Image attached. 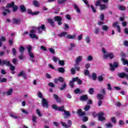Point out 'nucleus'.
<instances>
[{"mask_svg": "<svg viewBox=\"0 0 128 128\" xmlns=\"http://www.w3.org/2000/svg\"><path fill=\"white\" fill-rule=\"evenodd\" d=\"M52 108L54 110H59V112H64L63 116H65V118H66V116H70V112L64 110V106H62L61 107H58L56 106V105L54 104L52 106Z\"/></svg>", "mask_w": 128, "mask_h": 128, "instance_id": "obj_1", "label": "nucleus"}, {"mask_svg": "<svg viewBox=\"0 0 128 128\" xmlns=\"http://www.w3.org/2000/svg\"><path fill=\"white\" fill-rule=\"evenodd\" d=\"M0 64H6V66H10V69L11 70V72L12 74H14L16 72H14V70H16V67L12 66V64H10V61H8L6 60H0Z\"/></svg>", "mask_w": 128, "mask_h": 128, "instance_id": "obj_2", "label": "nucleus"}, {"mask_svg": "<svg viewBox=\"0 0 128 128\" xmlns=\"http://www.w3.org/2000/svg\"><path fill=\"white\" fill-rule=\"evenodd\" d=\"M102 52L103 54V58L104 60H108V58L112 60L114 57V54L108 52L104 48H102Z\"/></svg>", "mask_w": 128, "mask_h": 128, "instance_id": "obj_3", "label": "nucleus"}, {"mask_svg": "<svg viewBox=\"0 0 128 128\" xmlns=\"http://www.w3.org/2000/svg\"><path fill=\"white\" fill-rule=\"evenodd\" d=\"M92 116L93 118H96V116H98V120L100 122H102V120H106V118H104V115L102 112H100L98 114L96 113H93Z\"/></svg>", "mask_w": 128, "mask_h": 128, "instance_id": "obj_4", "label": "nucleus"}, {"mask_svg": "<svg viewBox=\"0 0 128 128\" xmlns=\"http://www.w3.org/2000/svg\"><path fill=\"white\" fill-rule=\"evenodd\" d=\"M38 98H40L42 99V106L44 108H48V101L42 98V94L40 92H38Z\"/></svg>", "mask_w": 128, "mask_h": 128, "instance_id": "obj_5", "label": "nucleus"}, {"mask_svg": "<svg viewBox=\"0 0 128 128\" xmlns=\"http://www.w3.org/2000/svg\"><path fill=\"white\" fill-rule=\"evenodd\" d=\"M95 6H99L100 10H104L108 8V5L102 4V3H100V0L96 1Z\"/></svg>", "mask_w": 128, "mask_h": 128, "instance_id": "obj_6", "label": "nucleus"}, {"mask_svg": "<svg viewBox=\"0 0 128 128\" xmlns=\"http://www.w3.org/2000/svg\"><path fill=\"white\" fill-rule=\"evenodd\" d=\"M36 28H34L32 30H31L30 33V34L29 36L32 38H36L38 40V36L36 35Z\"/></svg>", "mask_w": 128, "mask_h": 128, "instance_id": "obj_7", "label": "nucleus"}, {"mask_svg": "<svg viewBox=\"0 0 128 128\" xmlns=\"http://www.w3.org/2000/svg\"><path fill=\"white\" fill-rule=\"evenodd\" d=\"M82 2H84L87 6H88V8H90L92 10V12L94 13L96 12V8H94V6L92 5H88V1H86V0H82Z\"/></svg>", "mask_w": 128, "mask_h": 128, "instance_id": "obj_8", "label": "nucleus"}, {"mask_svg": "<svg viewBox=\"0 0 128 128\" xmlns=\"http://www.w3.org/2000/svg\"><path fill=\"white\" fill-rule=\"evenodd\" d=\"M118 24H120V23L118 22H116L112 24V26L114 28H116L118 32H121L122 29L120 28V26Z\"/></svg>", "mask_w": 128, "mask_h": 128, "instance_id": "obj_9", "label": "nucleus"}, {"mask_svg": "<svg viewBox=\"0 0 128 128\" xmlns=\"http://www.w3.org/2000/svg\"><path fill=\"white\" fill-rule=\"evenodd\" d=\"M54 20L55 22H58V24L59 26H60L62 24V18L60 16H56L54 18Z\"/></svg>", "mask_w": 128, "mask_h": 128, "instance_id": "obj_10", "label": "nucleus"}, {"mask_svg": "<svg viewBox=\"0 0 128 128\" xmlns=\"http://www.w3.org/2000/svg\"><path fill=\"white\" fill-rule=\"evenodd\" d=\"M110 70H114L118 66V64L117 62H114L113 64H110Z\"/></svg>", "mask_w": 128, "mask_h": 128, "instance_id": "obj_11", "label": "nucleus"}, {"mask_svg": "<svg viewBox=\"0 0 128 128\" xmlns=\"http://www.w3.org/2000/svg\"><path fill=\"white\" fill-rule=\"evenodd\" d=\"M44 30H46V26L42 24L38 27V34H42Z\"/></svg>", "mask_w": 128, "mask_h": 128, "instance_id": "obj_12", "label": "nucleus"}, {"mask_svg": "<svg viewBox=\"0 0 128 128\" xmlns=\"http://www.w3.org/2000/svg\"><path fill=\"white\" fill-rule=\"evenodd\" d=\"M27 50H28V54L30 58H34V53L32 52V46H27Z\"/></svg>", "mask_w": 128, "mask_h": 128, "instance_id": "obj_13", "label": "nucleus"}, {"mask_svg": "<svg viewBox=\"0 0 128 128\" xmlns=\"http://www.w3.org/2000/svg\"><path fill=\"white\" fill-rule=\"evenodd\" d=\"M68 125H66V124L64 123L63 122H61V124H62V126H65V128H70V126H72V121L70 120H68Z\"/></svg>", "mask_w": 128, "mask_h": 128, "instance_id": "obj_14", "label": "nucleus"}, {"mask_svg": "<svg viewBox=\"0 0 128 128\" xmlns=\"http://www.w3.org/2000/svg\"><path fill=\"white\" fill-rule=\"evenodd\" d=\"M118 76H119V78H127V80H128V74H126L124 72L119 73L118 74Z\"/></svg>", "mask_w": 128, "mask_h": 128, "instance_id": "obj_15", "label": "nucleus"}, {"mask_svg": "<svg viewBox=\"0 0 128 128\" xmlns=\"http://www.w3.org/2000/svg\"><path fill=\"white\" fill-rule=\"evenodd\" d=\"M82 60V56H78L76 58L75 60L76 64V66L78 65L80 62Z\"/></svg>", "mask_w": 128, "mask_h": 128, "instance_id": "obj_16", "label": "nucleus"}, {"mask_svg": "<svg viewBox=\"0 0 128 128\" xmlns=\"http://www.w3.org/2000/svg\"><path fill=\"white\" fill-rule=\"evenodd\" d=\"M28 14H32V16H38V14H40V12L38 11L32 12V10L30 9H29L28 10Z\"/></svg>", "mask_w": 128, "mask_h": 128, "instance_id": "obj_17", "label": "nucleus"}, {"mask_svg": "<svg viewBox=\"0 0 128 128\" xmlns=\"http://www.w3.org/2000/svg\"><path fill=\"white\" fill-rule=\"evenodd\" d=\"M76 38V36L74 34H72V35L68 34L66 36V38L69 40H74Z\"/></svg>", "mask_w": 128, "mask_h": 128, "instance_id": "obj_18", "label": "nucleus"}, {"mask_svg": "<svg viewBox=\"0 0 128 128\" xmlns=\"http://www.w3.org/2000/svg\"><path fill=\"white\" fill-rule=\"evenodd\" d=\"M77 114H79V116H86V112H82V109H79L77 110Z\"/></svg>", "mask_w": 128, "mask_h": 128, "instance_id": "obj_19", "label": "nucleus"}, {"mask_svg": "<svg viewBox=\"0 0 128 128\" xmlns=\"http://www.w3.org/2000/svg\"><path fill=\"white\" fill-rule=\"evenodd\" d=\"M32 4L33 6H35L36 8H38V6H40V2L36 0H33Z\"/></svg>", "mask_w": 128, "mask_h": 128, "instance_id": "obj_20", "label": "nucleus"}, {"mask_svg": "<svg viewBox=\"0 0 128 128\" xmlns=\"http://www.w3.org/2000/svg\"><path fill=\"white\" fill-rule=\"evenodd\" d=\"M72 80H73V82H77L78 84H82V80H80V79H79L78 78V77H76V78H72Z\"/></svg>", "mask_w": 128, "mask_h": 128, "instance_id": "obj_21", "label": "nucleus"}, {"mask_svg": "<svg viewBox=\"0 0 128 128\" xmlns=\"http://www.w3.org/2000/svg\"><path fill=\"white\" fill-rule=\"evenodd\" d=\"M58 81L62 82H64V78H62V77H60L59 78H58V79L55 78L54 80L55 84H58Z\"/></svg>", "mask_w": 128, "mask_h": 128, "instance_id": "obj_22", "label": "nucleus"}, {"mask_svg": "<svg viewBox=\"0 0 128 128\" xmlns=\"http://www.w3.org/2000/svg\"><path fill=\"white\" fill-rule=\"evenodd\" d=\"M88 100V95H83L80 97V100L86 102Z\"/></svg>", "mask_w": 128, "mask_h": 128, "instance_id": "obj_23", "label": "nucleus"}, {"mask_svg": "<svg viewBox=\"0 0 128 128\" xmlns=\"http://www.w3.org/2000/svg\"><path fill=\"white\" fill-rule=\"evenodd\" d=\"M53 98L56 100V102H61L60 98H58V95H56V94H54Z\"/></svg>", "mask_w": 128, "mask_h": 128, "instance_id": "obj_24", "label": "nucleus"}, {"mask_svg": "<svg viewBox=\"0 0 128 128\" xmlns=\"http://www.w3.org/2000/svg\"><path fill=\"white\" fill-rule=\"evenodd\" d=\"M12 92H14V90L12 88H10L6 92V96H10V94H12Z\"/></svg>", "mask_w": 128, "mask_h": 128, "instance_id": "obj_25", "label": "nucleus"}, {"mask_svg": "<svg viewBox=\"0 0 128 128\" xmlns=\"http://www.w3.org/2000/svg\"><path fill=\"white\" fill-rule=\"evenodd\" d=\"M74 10H76L77 14H80V9L76 5H74Z\"/></svg>", "mask_w": 128, "mask_h": 128, "instance_id": "obj_26", "label": "nucleus"}, {"mask_svg": "<svg viewBox=\"0 0 128 128\" xmlns=\"http://www.w3.org/2000/svg\"><path fill=\"white\" fill-rule=\"evenodd\" d=\"M68 33L66 32H62L58 34V36H60V38H62V36H66V34Z\"/></svg>", "mask_w": 128, "mask_h": 128, "instance_id": "obj_27", "label": "nucleus"}, {"mask_svg": "<svg viewBox=\"0 0 128 128\" xmlns=\"http://www.w3.org/2000/svg\"><path fill=\"white\" fill-rule=\"evenodd\" d=\"M108 26L104 25L102 26V30H104V32H108Z\"/></svg>", "mask_w": 128, "mask_h": 128, "instance_id": "obj_28", "label": "nucleus"}, {"mask_svg": "<svg viewBox=\"0 0 128 128\" xmlns=\"http://www.w3.org/2000/svg\"><path fill=\"white\" fill-rule=\"evenodd\" d=\"M97 98L98 100H104V96L101 94H98Z\"/></svg>", "mask_w": 128, "mask_h": 128, "instance_id": "obj_29", "label": "nucleus"}, {"mask_svg": "<svg viewBox=\"0 0 128 128\" xmlns=\"http://www.w3.org/2000/svg\"><path fill=\"white\" fill-rule=\"evenodd\" d=\"M6 41V38L4 37H1L0 38V46H2V42Z\"/></svg>", "mask_w": 128, "mask_h": 128, "instance_id": "obj_30", "label": "nucleus"}, {"mask_svg": "<svg viewBox=\"0 0 128 128\" xmlns=\"http://www.w3.org/2000/svg\"><path fill=\"white\" fill-rule=\"evenodd\" d=\"M13 22H14V24H20V20L14 18L13 19Z\"/></svg>", "mask_w": 128, "mask_h": 128, "instance_id": "obj_31", "label": "nucleus"}, {"mask_svg": "<svg viewBox=\"0 0 128 128\" xmlns=\"http://www.w3.org/2000/svg\"><path fill=\"white\" fill-rule=\"evenodd\" d=\"M121 60L122 62L124 64H126L128 66V61L122 58Z\"/></svg>", "mask_w": 128, "mask_h": 128, "instance_id": "obj_32", "label": "nucleus"}, {"mask_svg": "<svg viewBox=\"0 0 128 128\" xmlns=\"http://www.w3.org/2000/svg\"><path fill=\"white\" fill-rule=\"evenodd\" d=\"M14 2H12V3L8 4H7L6 8H12V6H14Z\"/></svg>", "mask_w": 128, "mask_h": 128, "instance_id": "obj_33", "label": "nucleus"}, {"mask_svg": "<svg viewBox=\"0 0 128 128\" xmlns=\"http://www.w3.org/2000/svg\"><path fill=\"white\" fill-rule=\"evenodd\" d=\"M52 60L54 62H60V58L58 57L54 56L52 58Z\"/></svg>", "mask_w": 128, "mask_h": 128, "instance_id": "obj_34", "label": "nucleus"}, {"mask_svg": "<svg viewBox=\"0 0 128 128\" xmlns=\"http://www.w3.org/2000/svg\"><path fill=\"white\" fill-rule=\"evenodd\" d=\"M10 116H11L12 118H18L16 114L14 113L10 114Z\"/></svg>", "mask_w": 128, "mask_h": 128, "instance_id": "obj_35", "label": "nucleus"}, {"mask_svg": "<svg viewBox=\"0 0 128 128\" xmlns=\"http://www.w3.org/2000/svg\"><path fill=\"white\" fill-rule=\"evenodd\" d=\"M110 122L113 124H116V119L114 117H112L110 118Z\"/></svg>", "mask_w": 128, "mask_h": 128, "instance_id": "obj_36", "label": "nucleus"}, {"mask_svg": "<svg viewBox=\"0 0 128 128\" xmlns=\"http://www.w3.org/2000/svg\"><path fill=\"white\" fill-rule=\"evenodd\" d=\"M66 88V83H64L62 85V86L60 88V90H64V88Z\"/></svg>", "mask_w": 128, "mask_h": 128, "instance_id": "obj_37", "label": "nucleus"}, {"mask_svg": "<svg viewBox=\"0 0 128 128\" xmlns=\"http://www.w3.org/2000/svg\"><path fill=\"white\" fill-rule=\"evenodd\" d=\"M26 76V74L24 73V72L22 71L20 72L18 74V76Z\"/></svg>", "mask_w": 128, "mask_h": 128, "instance_id": "obj_38", "label": "nucleus"}, {"mask_svg": "<svg viewBox=\"0 0 128 128\" xmlns=\"http://www.w3.org/2000/svg\"><path fill=\"white\" fill-rule=\"evenodd\" d=\"M32 120L34 124H36V116L33 115L32 116Z\"/></svg>", "mask_w": 128, "mask_h": 128, "instance_id": "obj_39", "label": "nucleus"}, {"mask_svg": "<svg viewBox=\"0 0 128 128\" xmlns=\"http://www.w3.org/2000/svg\"><path fill=\"white\" fill-rule=\"evenodd\" d=\"M58 70L60 72H62V73L64 72V68H58Z\"/></svg>", "mask_w": 128, "mask_h": 128, "instance_id": "obj_40", "label": "nucleus"}, {"mask_svg": "<svg viewBox=\"0 0 128 128\" xmlns=\"http://www.w3.org/2000/svg\"><path fill=\"white\" fill-rule=\"evenodd\" d=\"M20 112H22L23 114H28V111H26L24 109L21 108V109H20Z\"/></svg>", "mask_w": 128, "mask_h": 128, "instance_id": "obj_41", "label": "nucleus"}, {"mask_svg": "<svg viewBox=\"0 0 128 128\" xmlns=\"http://www.w3.org/2000/svg\"><path fill=\"white\" fill-rule=\"evenodd\" d=\"M82 92H80V90L78 88L74 90L75 94H82Z\"/></svg>", "mask_w": 128, "mask_h": 128, "instance_id": "obj_42", "label": "nucleus"}, {"mask_svg": "<svg viewBox=\"0 0 128 128\" xmlns=\"http://www.w3.org/2000/svg\"><path fill=\"white\" fill-rule=\"evenodd\" d=\"M94 92V90L93 88H90L88 90V92L90 94H92Z\"/></svg>", "mask_w": 128, "mask_h": 128, "instance_id": "obj_43", "label": "nucleus"}, {"mask_svg": "<svg viewBox=\"0 0 128 128\" xmlns=\"http://www.w3.org/2000/svg\"><path fill=\"white\" fill-rule=\"evenodd\" d=\"M19 52H20L21 54H24V48L22 46L20 47L19 48Z\"/></svg>", "mask_w": 128, "mask_h": 128, "instance_id": "obj_44", "label": "nucleus"}, {"mask_svg": "<svg viewBox=\"0 0 128 128\" xmlns=\"http://www.w3.org/2000/svg\"><path fill=\"white\" fill-rule=\"evenodd\" d=\"M86 60H88V62H92V56H88L87 57Z\"/></svg>", "mask_w": 128, "mask_h": 128, "instance_id": "obj_45", "label": "nucleus"}, {"mask_svg": "<svg viewBox=\"0 0 128 128\" xmlns=\"http://www.w3.org/2000/svg\"><path fill=\"white\" fill-rule=\"evenodd\" d=\"M86 40L87 44H90V36H86Z\"/></svg>", "mask_w": 128, "mask_h": 128, "instance_id": "obj_46", "label": "nucleus"}, {"mask_svg": "<svg viewBox=\"0 0 128 128\" xmlns=\"http://www.w3.org/2000/svg\"><path fill=\"white\" fill-rule=\"evenodd\" d=\"M20 9L21 12H26V7L24 5L20 6Z\"/></svg>", "mask_w": 128, "mask_h": 128, "instance_id": "obj_47", "label": "nucleus"}, {"mask_svg": "<svg viewBox=\"0 0 128 128\" xmlns=\"http://www.w3.org/2000/svg\"><path fill=\"white\" fill-rule=\"evenodd\" d=\"M48 22L50 24L51 26H54V21L52 19H48L47 20Z\"/></svg>", "mask_w": 128, "mask_h": 128, "instance_id": "obj_48", "label": "nucleus"}, {"mask_svg": "<svg viewBox=\"0 0 128 128\" xmlns=\"http://www.w3.org/2000/svg\"><path fill=\"white\" fill-rule=\"evenodd\" d=\"M66 2V0H58V4H64V2Z\"/></svg>", "mask_w": 128, "mask_h": 128, "instance_id": "obj_49", "label": "nucleus"}, {"mask_svg": "<svg viewBox=\"0 0 128 128\" xmlns=\"http://www.w3.org/2000/svg\"><path fill=\"white\" fill-rule=\"evenodd\" d=\"M36 112L38 116H42V113L40 112V111L38 109H37L36 110Z\"/></svg>", "mask_w": 128, "mask_h": 128, "instance_id": "obj_50", "label": "nucleus"}, {"mask_svg": "<svg viewBox=\"0 0 128 128\" xmlns=\"http://www.w3.org/2000/svg\"><path fill=\"white\" fill-rule=\"evenodd\" d=\"M118 10H126V7L120 6L118 7Z\"/></svg>", "mask_w": 128, "mask_h": 128, "instance_id": "obj_51", "label": "nucleus"}, {"mask_svg": "<svg viewBox=\"0 0 128 128\" xmlns=\"http://www.w3.org/2000/svg\"><path fill=\"white\" fill-rule=\"evenodd\" d=\"M90 108V106L89 105H86L85 107L84 108V110L88 111V110Z\"/></svg>", "mask_w": 128, "mask_h": 128, "instance_id": "obj_52", "label": "nucleus"}, {"mask_svg": "<svg viewBox=\"0 0 128 128\" xmlns=\"http://www.w3.org/2000/svg\"><path fill=\"white\" fill-rule=\"evenodd\" d=\"M94 34H98V32H100V30L98 28H96L94 30Z\"/></svg>", "mask_w": 128, "mask_h": 128, "instance_id": "obj_53", "label": "nucleus"}, {"mask_svg": "<svg viewBox=\"0 0 128 128\" xmlns=\"http://www.w3.org/2000/svg\"><path fill=\"white\" fill-rule=\"evenodd\" d=\"M12 62L14 64H18V59L14 58L12 60Z\"/></svg>", "mask_w": 128, "mask_h": 128, "instance_id": "obj_54", "label": "nucleus"}, {"mask_svg": "<svg viewBox=\"0 0 128 128\" xmlns=\"http://www.w3.org/2000/svg\"><path fill=\"white\" fill-rule=\"evenodd\" d=\"M58 64H60V66H64V61L59 60Z\"/></svg>", "mask_w": 128, "mask_h": 128, "instance_id": "obj_55", "label": "nucleus"}, {"mask_svg": "<svg viewBox=\"0 0 128 128\" xmlns=\"http://www.w3.org/2000/svg\"><path fill=\"white\" fill-rule=\"evenodd\" d=\"M74 82L72 80H72L70 82L69 84L71 88H74Z\"/></svg>", "mask_w": 128, "mask_h": 128, "instance_id": "obj_56", "label": "nucleus"}, {"mask_svg": "<svg viewBox=\"0 0 128 128\" xmlns=\"http://www.w3.org/2000/svg\"><path fill=\"white\" fill-rule=\"evenodd\" d=\"M66 18L68 20H72V16L70 14H66Z\"/></svg>", "mask_w": 128, "mask_h": 128, "instance_id": "obj_57", "label": "nucleus"}, {"mask_svg": "<svg viewBox=\"0 0 128 128\" xmlns=\"http://www.w3.org/2000/svg\"><path fill=\"white\" fill-rule=\"evenodd\" d=\"M12 52L14 56H16V48H13L12 50Z\"/></svg>", "mask_w": 128, "mask_h": 128, "instance_id": "obj_58", "label": "nucleus"}, {"mask_svg": "<svg viewBox=\"0 0 128 128\" xmlns=\"http://www.w3.org/2000/svg\"><path fill=\"white\" fill-rule=\"evenodd\" d=\"M106 128H108L112 127V125L110 123H108V124H106Z\"/></svg>", "mask_w": 128, "mask_h": 128, "instance_id": "obj_59", "label": "nucleus"}, {"mask_svg": "<svg viewBox=\"0 0 128 128\" xmlns=\"http://www.w3.org/2000/svg\"><path fill=\"white\" fill-rule=\"evenodd\" d=\"M82 40V34L79 35L78 38V40Z\"/></svg>", "mask_w": 128, "mask_h": 128, "instance_id": "obj_60", "label": "nucleus"}, {"mask_svg": "<svg viewBox=\"0 0 128 128\" xmlns=\"http://www.w3.org/2000/svg\"><path fill=\"white\" fill-rule=\"evenodd\" d=\"M85 76H88L90 74V71L88 70H85L84 72Z\"/></svg>", "mask_w": 128, "mask_h": 128, "instance_id": "obj_61", "label": "nucleus"}, {"mask_svg": "<svg viewBox=\"0 0 128 128\" xmlns=\"http://www.w3.org/2000/svg\"><path fill=\"white\" fill-rule=\"evenodd\" d=\"M100 18L101 20H104V16L103 14H100Z\"/></svg>", "mask_w": 128, "mask_h": 128, "instance_id": "obj_62", "label": "nucleus"}, {"mask_svg": "<svg viewBox=\"0 0 128 128\" xmlns=\"http://www.w3.org/2000/svg\"><path fill=\"white\" fill-rule=\"evenodd\" d=\"M88 120V117L86 116H84L82 118V122H87Z\"/></svg>", "mask_w": 128, "mask_h": 128, "instance_id": "obj_63", "label": "nucleus"}, {"mask_svg": "<svg viewBox=\"0 0 128 128\" xmlns=\"http://www.w3.org/2000/svg\"><path fill=\"white\" fill-rule=\"evenodd\" d=\"M124 33L125 34H128V28H125L124 29Z\"/></svg>", "mask_w": 128, "mask_h": 128, "instance_id": "obj_64", "label": "nucleus"}]
</instances>
